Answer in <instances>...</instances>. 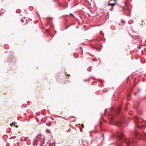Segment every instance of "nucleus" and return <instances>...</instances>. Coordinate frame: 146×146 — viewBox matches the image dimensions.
<instances>
[{
    "mask_svg": "<svg viewBox=\"0 0 146 146\" xmlns=\"http://www.w3.org/2000/svg\"><path fill=\"white\" fill-rule=\"evenodd\" d=\"M135 36L136 37L137 36Z\"/></svg>",
    "mask_w": 146,
    "mask_h": 146,
    "instance_id": "obj_21",
    "label": "nucleus"
},
{
    "mask_svg": "<svg viewBox=\"0 0 146 146\" xmlns=\"http://www.w3.org/2000/svg\"><path fill=\"white\" fill-rule=\"evenodd\" d=\"M18 127V125H17V126H16V127L17 128Z\"/></svg>",
    "mask_w": 146,
    "mask_h": 146,
    "instance_id": "obj_14",
    "label": "nucleus"
},
{
    "mask_svg": "<svg viewBox=\"0 0 146 146\" xmlns=\"http://www.w3.org/2000/svg\"><path fill=\"white\" fill-rule=\"evenodd\" d=\"M112 1V0H110L109 1L110 2V1Z\"/></svg>",
    "mask_w": 146,
    "mask_h": 146,
    "instance_id": "obj_15",
    "label": "nucleus"
},
{
    "mask_svg": "<svg viewBox=\"0 0 146 146\" xmlns=\"http://www.w3.org/2000/svg\"><path fill=\"white\" fill-rule=\"evenodd\" d=\"M117 143L119 145V146H120V145H120L119 144V143L118 142H116V145L117 146Z\"/></svg>",
    "mask_w": 146,
    "mask_h": 146,
    "instance_id": "obj_6",
    "label": "nucleus"
},
{
    "mask_svg": "<svg viewBox=\"0 0 146 146\" xmlns=\"http://www.w3.org/2000/svg\"><path fill=\"white\" fill-rule=\"evenodd\" d=\"M112 9H113V8L112 7V8L110 10V11H111V10H112Z\"/></svg>",
    "mask_w": 146,
    "mask_h": 146,
    "instance_id": "obj_11",
    "label": "nucleus"
},
{
    "mask_svg": "<svg viewBox=\"0 0 146 146\" xmlns=\"http://www.w3.org/2000/svg\"><path fill=\"white\" fill-rule=\"evenodd\" d=\"M66 131L67 132H69L70 131L68 130V131Z\"/></svg>",
    "mask_w": 146,
    "mask_h": 146,
    "instance_id": "obj_12",
    "label": "nucleus"
},
{
    "mask_svg": "<svg viewBox=\"0 0 146 146\" xmlns=\"http://www.w3.org/2000/svg\"><path fill=\"white\" fill-rule=\"evenodd\" d=\"M97 60V59H92V60L93 61H96Z\"/></svg>",
    "mask_w": 146,
    "mask_h": 146,
    "instance_id": "obj_5",
    "label": "nucleus"
},
{
    "mask_svg": "<svg viewBox=\"0 0 146 146\" xmlns=\"http://www.w3.org/2000/svg\"><path fill=\"white\" fill-rule=\"evenodd\" d=\"M70 15H71L72 16H74L72 14V13H70Z\"/></svg>",
    "mask_w": 146,
    "mask_h": 146,
    "instance_id": "obj_9",
    "label": "nucleus"
},
{
    "mask_svg": "<svg viewBox=\"0 0 146 146\" xmlns=\"http://www.w3.org/2000/svg\"><path fill=\"white\" fill-rule=\"evenodd\" d=\"M67 28H68V27H66V29H67Z\"/></svg>",
    "mask_w": 146,
    "mask_h": 146,
    "instance_id": "obj_19",
    "label": "nucleus"
},
{
    "mask_svg": "<svg viewBox=\"0 0 146 146\" xmlns=\"http://www.w3.org/2000/svg\"><path fill=\"white\" fill-rule=\"evenodd\" d=\"M92 78V77H90V79H91V78Z\"/></svg>",
    "mask_w": 146,
    "mask_h": 146,
    "instance_id": "obj_20",
    "label": "nucleus"
},
{
    "mask_svg": "<svg viewBox=\"0 0 146 146\" xmlns=\"http://www.w3.org/2000/svg\"><path fill=\"white\" fill-rule=\"evenodd\" d=\"M113 143H111V144H112Z\"/></svg>",
    "mask_w": 146,
    "mask_h": 146,
    "instance_id": "obj_18",
    "label": "nucleus"
},
{
    "mask_svg": "<svg viewBox=\"0 0 146 146\" xmlns=\"http://www.w3.org/2000/svg\"><path fill=\"white\" fill-rule=\"evenodd\" d=\"M136 104H135V106L138 107L139 106V104L138 103L137 105Z\"/></svg>",
    "mask_w": 146,
    "mask_h": 146,
    "instance_id": "obj_3",
    "label": "nucleus"
},
{
    "mask_svg": "<svg viewBox=\"0 0 146 146\" xmlns=\"http://www.w3.org/2000/svg\"><path fill=\"white\" fill-rule=\"evenodd\" d=\"M13 137H12V138H13V139H14V138H13Z\"/></svg>",
    "mask_w": 146,
    "mask_h": 146,
    "instance_id": "obj_17",
    "label": "nucleus"
},
{
    "mask_svg": "<svg viewBox=\"0 0 146 146\" xmlns=\"http://www.w3.org/2000/svg\"><path fill=\"white\" fill-rule=\"evenodd\" d=\"M116 4V3H108V6L111 5L112 6V7H113Z\"/></svg>",
    "mask_w": 146,
    "mask_h": 146,
    "instance_id": "obj_1",
    "label": "nucleus"
},
{
    "mask_svg": "<svg viewBox=\"0 0 146 146\" xmlns=\"http://www.w3.org/2000/svg\"><path fill=\"white\" fill-rule=\"evenodd\" d=\"M48 129H47V130H46V132H48Z\"/></svg>",
    "mask_w": 146,
    "mask_h": 146,
    "instance_id": "obj_13",
    "label": "nucleus"
},
{
    "mask_svg": "<svg viewBox=\"0 0 146 146\" xmlns=\"http://www.w3.org/2000/svg\"><path fill=\"white\" fill-rule=\"evenodd\" d=\"M87 80H84V81H87Z\"/></svg>",
    "mask_w": 146,
    "mask_h": 146,
    "instance_id": "obj_16",
    "label": "nucleus"
},
{
    "mask_svg": "<svg viewBox=\"0 0 146 146\" xmlns=\"http://www.w3.org/2000/svg\"><path fill=\"white\" fill-rule=\"evenodd\" d=\"M10 125H11V126L12 125H11V124H10Z\"/></svg>",
    "mask_w": 146,
    "mask_h": 146,
    "instance_id": "obj_22",
    "label": "nucleus"
},
{
    "mask_svg": "<svg viewBox=\"0 0 146 146\" xmlns=\"http://www.w3.org/2000/svg\"><path fill=\"white\" fill-rule=\"evenodd\" d=\"M100 34L101 35H104V33L102 32H100Z\"/></svg>",
    "mask_w": 146,
    "mask_h": 146,
    "instance_id": "obj_8",
    "label": "nucleus"
},
{
    "mask_svg": "<svg viewBox=\"0 0 146 146\" xmlns=\"http://www.w3.org/2000/svg\"><path fill=\"white\" fill-rule=\"evenodd\" d=\"M81 126L82 128L84 127V125L82 123L81 125Z\"/></svg>",
    "mask_w": 146,
    "mask_h": 146,
    "instance_id": "obj_4",
    "label": "nucleus"
},
{
    "mask_svg": "<svg viewBox=\"0 0 146 146\" xmlns=\"http://www.w3.org/2000/svg\"><path fill=\"white\" fill-rule=\"evenodd\" d=\"M51 123H50H50H49V124H48L47 125V126H50L51 125Z\"/></svg>",
    "mask_w": 146,
    "mask_h": 146,
    "instance_id": "obj_2",
    "label": "nucleus"
},
{
    "mask_svg": "<svg viewBox=\"0 0 146 146\" xmlns=\"http://www.w3.org/2000/svg\"><path fill=\"white\" fill-rule=\"evenodd\" d=\"M117 146H119L117 143Z\"/></svg>",
    "mask_w": 146,
    "mask_h": 146,
    "instance_id": "obj_10",
    "label": "nucleus"
},
{
    "mask_svg": "<svg viewBox=\"0 0 146 146\" xmlns=\"http://www.w3.org/2000/svg\"><path fill=\"white\" fill-rule=\"evenodd\" d=\"M104 137V134H102V136L101 137V138H102V137Z\"/></svg>",
    "mask_w": 146,
    "mask_h": 146,
    "instance_id": "obj_7",
    "label": "nucleus"
}]
</instances>
